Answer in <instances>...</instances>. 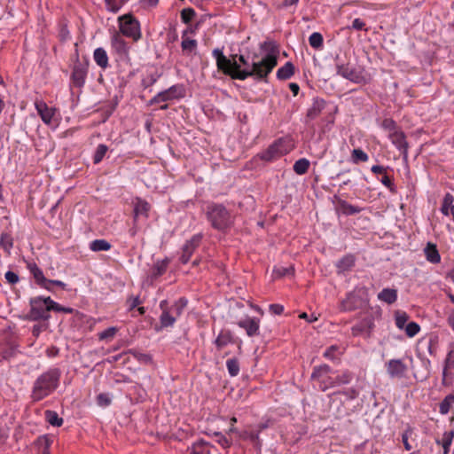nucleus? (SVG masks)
Here are the masks:
<instances>
[{"instance_id":"nucleus-9","label":"nucleus","mask_w":454,"mask_h":454,"mask_svg":"<svg viewBox=\"0 0 454 454\" xmlns=\"http://www.w3.org/2000/svg\"><path fill=\"white\" fill-rule=\"evenodd\" d=\"M335 61L337 74L355 83L365 81L363 74L348 62L346 63L340 57H336Z\"/></svg>"},{"instance_id":"nucleus-50","label":"nucleus","mask_w":454,"mask_h":454,"mask_svg":"<svg viewBox=\"0 0 454 454\" xmlns=\"http://www.w3.org/2000/svg\"><path fill=\"white\" fill-rule=\"evenodd\" d=\"M408 337L412 338L419 333L420 326L416 322H409L403 328Z\"/></svg>"},{"instance_id":"nucleus-35","label":"nucleus","mask_w":454,"mask_h":454,"mask_svg":"<svg viewBox=\"0 0 454 454\" xmlns=\"http://www.w3.org/2000/svg\"><path fill=\"white\" fill-rule=\"evenodd\" d=\"M294 74V66L292 62H286L283 67L278 69L277 78L278 80H287Z\"/></svg>"},{"instance_id":"nucleus-19","label":"nucleus","mask_w":454,"mask_h":454,"mask_svg":"<svg viewBox=\"0 0 454 454\" xmlns=\"http://www.w3.org/2000/svg\"><path fill=\"white\" fill-rule=\"evenodd\" d=\"M134 204V222H137V219L139 216H144L145 218L148 217V213L150 211L151 206L150 204L140 198H136L133 201Z\"/></svg>"},{"instance_id":"nucleus-32","label":"nucleus","mask_w":454,"mask_h":454,"mask_svg":"<svg viewBox=\"0 0 454 454\" xmlns=\"http://www.w3.org/2000/svg\"><path fill=\"white\" fill-rule=\"evenodd\" d=\"M52 443V439L48 435H43L36 439L35 445L37 446V454H50V448Z\"/></svg>"},{"instance_id":"nucleus-64","label":"nucleus","mask_w":454,"mask_h":454,"mask_svg":"<svg viewBox=\"0 0 454 454\" xmlns=\"http://www.w3.org/2000/svg\"><path fill=\"white\" fill-rule=\"evenodd\" d=\"M351 27L355 30H365V23L361 19H355L352 22Z\"/></svg>"},{"instance_id":"nucleus-58","label":"nucleus","mask_w":454,"mask_h":454,"mask_svg":"<svg viewBox=\"0 0 454 454\" xmlns=\"http://www.w3.org/2000/svg\"><path fill=\"white\" fill-rule=\"evenodd\" d=\"M10 434V428L9 427L4 424H0V444H4L6 442L7 439L9 438Z\"/></svg>"},{"instance_id":"nucleus-56","label":"nucleus","mask_w":454,"mask_h":454,"mask_svg":"<svg viewBox=\"0 0 454 454\" xmlns=\"http://www.w3.org/2000/svg\"><path fill=\"white\" fill-rule=\"evenodd\" d=\"M451 404L452 403L448 400L447 397H444V399L439 404V412L442 415L448 414L451 408Z\"/></svg>"},{"instance_id":"nucleus-14","label":"nucleus","mask_w":454,"mask_h":454,"mask_svg":"<svg viewBox=\"0 0 454 454\" xmlns=\"http://www.w3.org/2000/svg\"><path fill=\"white\" fill-rule=\"evenodd\" d=\"M388 137L392 144L400 151L404 160L408 158V142L405 134L399 129L396 131L388 134Z\"/></svg>"},{"instance_id":"nucleus-21","label":"nucleus","mask_w":454,"mask_h":454,"mask_svg":"<svg viewBox=\"0 0 454 454\" xmlns=\"http://www.w3.org/2000/svg\"><path fill=\"white\" fill-rule=\"evenodd\" d=\"M326 102L323 98H316L313 99L312 105L307 111L306 118L308 120H315L325 109Z\"/></svg>"},{"instance_id":"nucleus-23","label":"nucleus","mask_w":454,"mask_h":454,"mask_svg":"<svg viewBox=\"0 0 454 454\" xmlns=\"http://www.w3.org/2000/svg\"><path fill=\"white\" fill-rule=\"evenodd\" d=\"M188 30H184L182 34L181 48L184 55L190 56L195 52L198 43L195 39L187 37Z\"/></svg>"},{"instance_id":"nucleus-5","label":"nucleus","mask_w":454,"mask_h":454,"mask_svg":"<svg viewBox=\"0 0 454 454\" xmlns=\"http://www.w3.org/2000/svg\"><path fill=\"white\" fill-rule=\"evenodd\" d=\"M120 34L132 38L134 42L138 41L141 36L139 21L132 14H124L118 18Z\"/></svg>"},{"instance_id":"nucleus-29","label":"nucleus","mask_w":454,"mask_h":454,"mask_svg":"<svg viewBox=\"0 0 454 454\" xmlns=\"http://www.w3.org/2000/svg\"><path fill=\"white\" fill-rule=\"evenodd\" d=\"M93 59L96 64L103 70L109 67L108 56L105 49L99 47L93 52Z\"/></svg>"},{"instance_id":"nucleus-34","label":"nucleus","mask_w":454,"mask_h":454,"mask_svg":"<svg viewBox=\"0 0 454 454\" xmlns=\"http://www.w3.org/2000/svg\"><path fill=\"white\" fill-rule=\"evenodd\" d=\"M339 209L343 215H353L358 214L362 211V208L349 204L348 201L344 200H340L338 201Z\"/></svg>"},{"instance_id":"nucleus-22","label":"nucleus","mask_w":454,"mask_h":454,"mask_svg":"<svg viewBox=\"0 0 454 454\" xmlns=\"http://www.w3.org/2000/svg\"><path fill=\"white\" fill-rule=\"evenodd\" d=\"M160 308L162 310V313L160 317L161 327L166 328L173 326L177 318H176L168 309L167 301H161L160 303Z\"/></svg>"},{"instance_id":"nucleus-10","label":"nucleus","mask_w":454,"mask_h":454,"mask_svg":"<svg viewBox=\"0 0 454 454\" xmlns=\"http://www.w3.org/2000/svg\"><path fill=\"white\" fill-rule=\"evenodd\" d=\"M454 371V341L448 345V352L443 360L442 384L449 387L452 384Z\"/></svg>"},{"instance_id":"nucleus-38","label":"nucleus","mask_w":454,"mask_h":454,"mask_svg":"<svg viewBox=\"0 0 454 454\" xmlns=\"http://www.w3.org/2000/svg\"><path fill=\"white\" fill-rule=\"evenodd\" d=\"M355 261L354 255L347 254L337 262L336 266L340 271H346L355 265Z\"/></svg>"},{"instance_id":"nucleus-47","label":"nucleus","mask_w":454,"mask_h":454,"mask_svg":"<svg viewBox=\"0 0 454 454\" xmlns=\"http://www.w3.org/2000/svg\"><path fill=\"white\" fill-rule=\"evenodd\" d=\"M229 374L235 377L239 373V362L237 358H230L226 361Z\"/></svg>"},{"instance_id":"nucleus-46","label":"nucleus","mask_w":454,"mask_h":454,"mask_svg":"<svg viewBox=\"0 0 454 454\" xmlns=\"http://www.w3.org/2000/svg\"><path fill=\"white\" fill-rule=\"evenodd\" d=\"M309 45L314 49H320L323 47L324 38L318 32L312 33L309 37Z\"/></svg>"},{"instance_id":"nucleus-12","label":"nucleus","mask_w":454,"mask_h":454,"mask_svg":"<svg viewBox=\"0 0 454 454\" xmlns=\"http://www.w3.org/2000/svg\"><path fill=\"white\" fill-rule=\"evenodd\" d=\"M386 370L391 379H402L407 372V365L401 359H391L386 363Z\"/></svg>"},{"instance_id":"nucleus-54","label":"nucleus","mask_w":454,"mask_h":454,"mask_svg":"<svg viewBox=\"0 0 454 454\" xmlns=\"http://www.w3.org/2000/svg\"><path fill=\"white\" fill-rule=\"evenodd\" d=\"M111 398L108 394L101 393L97 396V403L101 407H106L111 403Z\"/></svg>"},{"instance_id":"nucleus-43","label":"nucleus","mask_w":454,"mask_h":454,"mask_svg":"<svg viewBox=\"0 0 454 454\" xmlns=\"http://www.w3.org/2000/svg\"><path fill=\"white\" fill-rule=\"evenodd\" d=\"M13 246V239L11 234L3 232L0 236V247H2L8 254Z\"/></svg>"},{"instance_id":"nucleus-25","label":"nucleus","mask_w":454,"mask_h":454,"mask_svg":"<svg viewBox=\"0 0 454 454\" xmlns=\"http://www.w3.org/2000/svg\"><path fill=\"white\" fill-rule=\"evenodd\" d=\"M424 254L427 262L437 264L441 262V255L435 244L428 242L424 248Z\"/></svg>"},{"instance_id":"nucleus-52","label":"nucleus","mask_w":454,"mask_h":454,"mask_svg":"<svg viewBox=\"0 0 454 454\" xmlns=\"http://www.w3.org/2000/svg\"><path fill=\"white\" fill-rule=\"evenodd\" d=\"M381 127L385 130L388 131V134L399 129V128L397 127L395 121L394 120H392V119H389V118L384 119L382 121Z\"/></svg>"},{"instance_id":"nucleus-41","label":"nucleus","mask_w":454,"mask_h":454,"mask_svg":"<svg viewBox=\"0 0 454 454\" xmlns=\"http://www.w3.org/2000/svg\"><path fill=\"white\" fill-rule=\"evenodd\" d=\"M44 414H45V419L50 425H51L53 427L62 426L63 419L60 418L56 411L47 410Z\"/></svg>"},{"instance_id":"nucleus-8","label":"nucleus","mask_w":454,"mask_h":454,"mask_svg":"<svg viewBox=\"0 0 454 454\" xmlns=\"http://www.w3.org/2000/svg\"><path fill=\"white\" fill-rule=\"evenodd\" d=\"M89 72V60L84 59L82 60L77 59L74 63L72 73L70 76V86L82 89L87 79Z\"/></svg>"},{"instance_id":"nucleus-36","label":"nucleus","mask_w":454,"mask_h":454,"mask_svg":"<svg viewBox=\"0 0 454 454\" xmlns=\"http://www.w3.org/2000/svg\"><path fill=\"white\" fill-rule=\"evenodd\" d=\"M354 378V374L352 372L348 370H344L340 372V373L334 378V387L340 385H347L349 384Z\"/></svg>"},{"instance_id":"nucleus-40","label":"nucleus","mask_w":454,"mask_h":454,"mask_svg":"<svg viewBox=\"0 0 454 454\" xmlns=\"http://www.w3.org/2000/svg\"><path fill=\"white\" fill-rule=\"evenodd\" d=\"M409 315L403 310H396L395 312V323L398 329L403 330L406 325L409 323Z\"/></svg>"},{"instance_id":"nucleus-11","label":"nucleus","mask_w":454,"mask_h":454,"mask_svg":"<svg viewBox=\"0 0 454 454\" xmlns=\"http://www.w3.org/2000/svg\"><path fill=\"white\" fill-rule=\"evenodd\" d=\"M184 96L183 85L175 84L168 89L156 94L149 102L150 105H156L162 102L181 98Z\"/></svg>"},{"instance_id":"nucleus-39","label":"nucleus","mask_w":454,"mask_h":454,"mask_svg":"<svg viewBox=\"0 0 454 454\" xmlns=\"http://www.w3.org/2000/svg\"><path fill=\"white\" fill-rule=\"evenodd\" d=\"M342 355V351L340 350V347L337 345H332L328 347L323 356L325 358L334 361L340 359V356Z\"/></svg>"},{"instance_id":"nucleus-30","label":"nucleus","mask_w":454,"mask_h":454,"mask_svg":"<svg viewBox=\"0 0 454 454\" xmlns=\"http://www.w3.org/2000/svg\"><path fill=\"white\" fill-rule=\"evenodd\" d=\"M169 260L168 258L157 261L151 269V278L156 279L162 276L168 270Z\"/></svg>"},{"instance_id":"nucleus-59","label":"nucleus","mask_w":454,"mask_h":454,"mask_svg":"<svg viewBox=\"0 0 454 454\" xmlns=\"http://www.w3.org/2000/svg\"><path fill=\"white\" fill-rule=\"evenodd\" d=\"M4 278L10 285H16L20 281L18 274L12 270H9L4 274Z\"/></svg>"},{"instance_id":"nucleus-15","label":"nucleus","mask_w":454,"mask_h":454,"mask_svg":"<svg viewBox=\"0 0 454 454\" xmlns=\"http://www.w3.org/2000/svg\"><path fill=\"white\" fill-rule=\"evenodd\" d=\"M35 106L42 121L46 125H51L55 116L56 109L49 107L48 105L43 100H36L35 102Z\"/></svg>"},{"instance_id":"nucleus-18","label":"nucleus","mask_w":454,"mask_h":454,"mask_svg":"<svg viewBox=\"0 0 454 454\" xmlns=\"http://www.w3.org/2000/svg\"><path fill=\"white\" fill-rule=\"evenodd\" d=\"M240 328L246 330L249 337H254L259 334L260 320L256 317H246L238 322Z\"/></svg>"},{"instance_id":"nucleus-13","label":"nucleus","mask_w":454,"mask_h":454,"mask_svg":"<svg viewBox=\"0 0 454 454\" xmlns=\"http://www.w3.org/2000/svg\"><path fill=\"white\" fill-rule=\"evenodd\" d=\"M201 239V234H195L191 238V239L186 241L183 247V252L180 257V261L183 264H186L190 261L194 251L200 246Z\"/></svg>"},{"instance_id":"nucleus-3","label":"nucleus","mask_w":454,"mask_h":454,"mask_svg":"<svg viewBox=\"0 0 454 454\" xmlns=\"http://www.w3.org/2000/svg\"><path fill=\"white\" fill-rule=\"evenodd\" d=\"M61 372L59 368H51L42 373L34 382L31 398L38 402L50 395L59 385Z\"/></svg>"},{"instance_id":"nucleus-20","label":"nucleus","mask_w":454,"mask_h":454,"mask_svg":"<svg viewBox=\"0 0 454 454\" xmlns=\"http://www.w3.org/2000/svg\"><path fill=\"white\" fill-rule=\"evenodd\" d=\"M373 327V322L370 318H364L355 325L351 327V333L354 336H359L363 334L369 335L372 328Z\"/></svg>"},{"instance_id":"nucleus-61","label":"nucleus","mask_w":454,"mask_h":454,"mask_svg":"<svg viewBox=\"0 0 454 454\" xmlns=\"http://www.w3.org/2000/svg\"><path fill=\"white\" fill-rule=\"evenodd\" d=\"M340 393L345 395L348 400H354L359 395L358 390L354 387L347 388Z\"/></svg>"},{"instance_id":"nucleus-33","label":"nucleus","mask_w":454,"mask_h":454,"mask_svg":"<svg viewBox=\"0 0 454 454\" xmlns=\"http://www.w3.org/2000/svg\"><path fill=\"white\" fill-rule=\"evenodd\" d=\"M187 299L181 297L176 301L171 307L168 308V309L176 318H178L183 314L184 309L187 306Z\"/></svg>"},{"instance_id":"nucleus-60","label":"nucleus","mask_w":454,"mask_h":454,"mask_svg":"<svg viewBox=\"0 0 454 454\" xmlns=\"http://www.w3.org/2000/svg\"><path fill=\"white\" fill-rule=\"evenodd\" d=\"M54 286H59L61 289H66L67 287V285L60 280L48 279V283H46V286H44V288L47 289L48 291H52Z\"/></svg>"},{"instance_id":"nucleus-62","label":"nucleus","mask_w":454,"mask_h":454,"mask_svg":"<svg viewBox=\"0 0 454 454\" xmlns=\"http://www.w3.org/2000/svg\"><path fill=\"white\" fill-rule=\"evenodd\" d=\"M129 353L141 362H147L150 360V356L148 355L140 353L137 350L130 349Z\"/></svg>"},{"instance_id":"nucleus-45","label":"nucleus","mask_w":454,"mask_h":454,"mask_svg":"<svg viewBox=\"0 0 454 454\" xmlns=\"http://www.w3.org/2000/svg\"><path fill=\"white\" fill-rule=\"evenodd\" d=\"M129 0H105L106 9L116 13Z\"/></svg>"},{"instance_id":"nucleus-53","label":"nucleus","mask_w":454,"mask_h":454,"mask_svg":"<svg viewBox=\"0 0 454 454\" xmlns=\"http://www.w3.org/2000/svg\"><path fill=\"white\" fill-rule=\"evenodd\" d=\"M453 200H454V198L451 194L447 193L444 196L443 202H442V205L441 207V211L443 215H447L449 214V207L451 205Z\"/></svg>"},{"instance_id":"nucleus-24","label":"nucleus","mask_w":454,"mask_h":454,"mask_svg":"<svg viewBox=\"0 0 454 454\" xmlns=\"http://www.w3.org/2000/svg\"><path fill=\"white\" fill-rule=\"evenodd\" d=\"M454 439V430L446 431L442 438H436L435 443L442 448L443 454H449Z\"/></svg>"},{"instance_id":"nucleus-57","label":"nucleus","mask_w":454,"mask_h":454,"mask_svg":"<svg viewBox=\"0 0 454 454\" xmlns=\"http://www.w3.org/2000/svg\"><path fill=\"white\" fill-rule=\"evenodd\" d=\"M411 434L412 430L411 428H408L402 434V442L406 450H411L412 449V446L409 442V438L411 436Z\"/></svg>"},{"instance_id":"nucleus-16","label":"nucleus","mask_w":454,"mask_h":454,"mask_svg":"<svg viewBox=\"0 0 454 454\" xmlns=\"http://www.w3.org/2000/svg\"><path fill=\"white\" fill-rule=\"evenodd\" d=\"M363 301L359 294L350 292L346 298L341 301L340 309L341 311H353L362 306Z\"/></svg>"},{"instance_id":"nucleus-42","label":"nucleus","mask_w":454,"mask_h":454,"mask_svg":"<svg viewBox=\"0 0 454 454\" xmlns=\"http://www.w3.org/2000/svg\"><path fill=\"white\" fill-rule=\"evenodd\" d=\"M90 248L94 252L108 251L111 248V244L105 239H95L90 242Z\"/></svg>"},{"instance_id":"nucleus-7","label":"nucleus","mask_w":454,"mask_h":454,"mask_svg":"<svg viewBox=\"0 0 454 454\" xmlns=\"http://www.w3.org/2000/svg\"><path fill=\"white\" fill-rule=\"evenodd\" d=\"M331 372L332 368L325 364L313 368L310 377L311 380L317 384L321 391H326L329 388L334 387V378L329 375Z\"/></svg>"},{"instance_id":"nucleus-48","label":"nucleus","mask_w":454,"mask_h":454,"mask_svg":"<svg viewBox=\"0 0 454 454\" xmlns=\"http://www.w3.org/2000/svg\"><path fill=\"white\" fill-rule=\"evenodd\" d=\"M108 151V147L106 145L100 144L97 146L95 153L93 155V162L94 164H98L102 161L106 153Z\"/></svg>"},{"instance_id":"nucleus-37","label":"nucleus","mask_w":454,"mask_h":454,"mask_svg":"<svg viewBox=\"0 0 454 454\" xmlns=\"http://www.w3.org/2000/svg\"><path fill=\"white\" fill-rule=\"evenodd\" d=\"M309 166V160L306 158H301L294 162L293 169L297 175L301 176L308 172Z\"/></svg>"},{"instance_id":"nucleus-6","label":"nucleus","mask_w":454,"mask_h":454,"mask_svg":"<svg viewBox=\"0 0 454 454\" xmlns=\"http://www.w3.org/2000/svg\"><path fill=\"white\" fill-rule=\"evenodd\" d=\"M49 300H51V297L43 298L42 296H36L30 299L29 318L31 320L37 321L49 319V312L51 311V306L48 302Z\"/></svg>"},{"instance_id":"nucleus-51","label":"nucleus","mask_w":454,"mask_h":454,"mask_svg":"<svg viewBox=\"0 0 454 454\" xmlns=\"http://www.w3.org/2000/svg\"><path fill=\"white\" fill-rule=\"evenodd\" d=\"M196 12L192 8H185L181 12V20L184 23H190L192 19L195 17Z\"/></svg>"},{"instance_id":"nucleus-27","label":"nucleus","mask_w":454,"mask_h":454,"mask_svg":"<svg viewBox=\"0 0 454 454\" xmlns=\"http://www.w3.org/2000/svg\"><path fill=\"white\" fill-rule=\"evenodd\" d=\"M233 336L229 330H222L216 339L215 340V345L218 350L223 349L227 345L233 343Z\"/></svg>"},{"instance_id":"nucleus-1","label":"nucleus","mask_w":454,"mask_h":454,"mask_svg":"<svg viewBox=\"0 0 454 454\" xmlns=\"http://www.w3.org/2000/svg\"><path fill=\"white\" fill-rule=\"evenodd\" d=\"M261 48L268 52L260 61H254L251 69H240V65L235 61L237 55H231L229 59L223 54L222 49H214L212 56L215 59L218 71L233 80L244 81L254 76L258 80L266 81L268 75L278 65L279 50L271 42H265Z\"/></svg>"},{"instance_id":"nucleus-26","label":"nucleus","mask_w":454,"mask_h":454,"mask_svg":"<svg viewBox=\"0 0 454 454\" xmlns=\"http://www.w3.org/2000/svg\"><path fill=\"white\" fill-rule=\"evenodd\" d=\"M214 449L211 443L201 439L192 443L190 454H212Z\"/></svg>"},{"instance_id":"nucleus-4","label":"nucleus","mask_w":454,"mask_h":454,"mask_svg":"<svg viewBox=\"0 0 454 454\" xmlns=\"http://www.w3.org/2000/svg\"><path fill=\"white\" fill-rule=\"evenodd\" d=\"M291 150V141L288 138L281 137L274 141L265 151L259 153V157L265 161H273L289 153Z\"/></svg>"},{"instance_id":"nucleus-63","label":"nucleus","mask_w":454,"mask_h":454,"mask_svg":"<svg viewBox=\"0 0 454 454\" xmlns=\"http://www.w3.org/2000/svg\"><path fill=\"white\" fill-rule=\"evenodd\" d=\"M269 309L274 315H281L284 312V306L274 303L270 305Z\"/></svg>"},{"instance_id":"nucleus-17","label":"nucleus","mask_w":454,"mask_h":454,"mask_svg":"<svg viewBox=\"0 0 454 454\" xmlns=\"http://www.w3.org/2000/svg\"><path fill=\"white\" fill-rule=\"evenodd\" d=\"M111 46L113 50L121 57H126L129 54V47L122 35L115 32L111 37Z\"/></svg>"},{"instance_id":"nucleus-2","label":"nucleus","mask_w":454,"mask_h":454,"mask_svg":"<svg viewBox=\"0 0 454 454\" xmlns=\"http://www.w3.org/2000/svg\"><path fill=\"white\" fill-rule=\"evenodd\" d=\"M205 214L211 227L221 232L229 231L235 222L232 211L222 203L209 202L206 207Z\"/></svg>"},{"instance_id":"nucleus-55","label":"nucleus","mask_w":454,"mask_h":454,"mask_svg":"<svg viewBox=\"0 0 454 454\" xmlns=\"http://www.w3.org/2000/svg\"><path fill=\"white\" fill-rule=\"evenodd\" d=\"M380 182L383 185H385L391 192H395V186L394 184L393 179L386 175V173L383 175L382 178L380 179Z\"/></svg>"},{"instance_id":"nucleus-49","label":"nucleus","mask_w":454,"mask_h":454,"mask_svg":"<svg viewBox=\"0 0 454 454\" xmlns=\"http://www.w3.org/2000/svg\"><path fill=\"white\" fill-rule=\"evenodd\" d=\"M117 332H118L117 327H114V326L109 327V328L106 329L105 331L98 333V339L100 340L110 341L114 338Z\"/></svg>"},{"instance_id":"nucleus-44","label":"nucleus","mask_w":454,"mask_h":454,"mask_svg":"<svg viewBox=\"0 0 454 454\" xmlns=\"http://www.w3.org/2000/svg\"><path fill=\"white\" fill-rule=\"evenodd\" d=\"M351 160L355 164L366 162L369 160L368 154L360 148L354 149L351 152Z\"/></svg>"},{"instance_id":"nucleus-28","label":"nucleus","mask_w":454,"mask_h":454,"mask_svg":"<svg viewBox=\"0 0 454 454\" xmlns=\"http://www.w3.org/2000/svg\"><path fill=\"white\" fill-rule=\"evenodd\" d=\"M27 268L33 275L36 284L44 288V286H46V283H48V278L44 277L43 270L35 263H29Z\"/></svg>"},{"instance_id":"nucleus-31","label":"nucleus","mask_w":454,"mask_h":454,"mask_svg":"<svg viewBox=\"0 0 454 454\" xmlns=\"http://www.w3.org/2000/svg\"><path fill=\"white\" fill-rule=\"evenodd\" d=\"M378 299L387 304H393L397 300V290L394 288H384L378 294Z\"/></svg>"}]
</instances>
